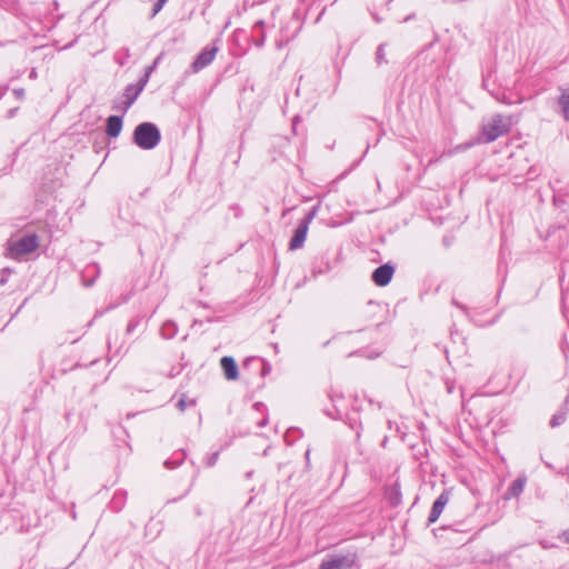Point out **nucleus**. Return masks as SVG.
<instances>
[{"label": "nucleus", "mask_w": 569, "mask_h": 569, "mask_svg": "<svg viewBox=\"0 0 569 569\" xmlns=\"http://www.w3.org/2000/svg\"><path fill=\"white\" fill-rule=\"evenodd\" d=\"M512 124V116H505L501 113L493 114L488 122L483 123L481 127L480 142L491 143L498 138L508 134Z\"/></svg>", "instance_id": "f257e3e1"}, {"label": "nucleus", "mask_w": 569, "mask_h": 569, "mask_svg": "<svg viewBox=\"0 0 569 569\" xmlns=\"http://www.w3.org/2000/svg\"><path fill=\"white\" fill-rule=\"evenodd\" d=\"M39 247V237L36 233L26 234L17 240H8L4 248V257L21 261L26 256L34 252Z\"/></svg>", "instance_id": "f03ea898"}, {"label": "nucleus", "mask_w": 569, "mask_h": 569, "mask_svg": "<svg viewBox=\"0 0 569 569\" xmlns=\"http://www.w3.org/2000/svg\"><path fill=\"white\" fill-rule=\"evenodd\" d=\"M132 139L140 149L152 150L159 144L161 133L154 123L142 122L134 128Z\"/></svg>", "instance_id": "7ed1b4c3"}, {"label": "nucleus", "mask_w": 569, "mask_h": 569, "mask_svg": "<svg viewBox=\"0 0 569 569\" xmlns=\"http://www.w3.org/2000/svg\"><path fill=\"white\" fill-rule=\"evenodd\" d=\"M356 550H348L346 553L335 555L325 559L319 569H350L358 560Z\"/></svg>", "instance_id": "20e7f679"}, {"label": "nucleus", "mask_w": 569, "mask_h": 569, "mask_svg": "<svg viewBox=\"0 0 569 569\" xmlns=\"http://www.w3.org/2000/svg\"><path fill=\"white\" fill-rule=\"evenodd\" d=\"M218 52L217 47H204L194 58L190 68L193 73L199 72L203 68L208 67L214 59Z\"/></svg>", "instance_id": "39448f33"}, {"label": "nucleus", "mask_w": 569, "mask_h": 569, "mask_svg": "<svg viewBox=\"0 0 569 569\" xmlns=\"http://www.w3.org/2000/svg\"><path fill=\"white\" fill-rule=\"evenodd\" d=\"M393 273L395 267L391 263H385L373 270L371 279L377 286L385 287L391 281Z\"/></svg>", "instance_id": "423d86ee"}, {"label": "nucleus", "mask_w": 569, "mask_h": 569, "mask_svg": "<svg viewBox=\"0 0 569 569\" xmlns=\"http://www.w3.org/2000/svg\"><path fill=\"white\" fill-rule=\"evenodd\" d=\"M449 498H450V492L445 490L442 491L439 497L435 500L432 507H431V510H430V513H429V517H428V523H433L436 522L440 515L442 513L446 505L448 503L449 501Z\"/></svg>", "instance_id": "0eeeda50"}, {"label": "nucleus", "mask_w": 569, "mask_h": 569, "mask_svg": "<svg viewBox=\"0 0 569 569\" xmlns=\"http://www.w3.org/2000/svg\"><path fill=\"white\" fill-rule=\"evenodd\" d=\"M220 366L227 380H237L239 377L236 360L230 356H224L220 360Z\"/></svg>", "instance_id": "6e6552de"}, {"label": "nucleus", "mask_w": 569, "mask_h": 569, "mask_svg": "<svg viewBox=\"0 0 569 569\" xmlns=\"http://www.w3.org/2000/svg\"><path fill=\"white\" fill-rule=\"evenodd\" d=\"M309 227L306 226V223H300L295 229L293 236L289 242V249L290 250H297L303 247V243L307 238Z\"/></svg>", "instance_id": "1a4fd4ad"}, {"label": "nucleus", "mask_w": 569, "mask_h": 569, "mask_svg": "<svg viewBox=\"0 0 569 569\" xmlns=\"http://www.w3.org/2000/svg\"><path fill=\"white\" fill-rule=\"evenodd\" d=\"M122 129V116H110L106 123V133L110 138H117Z\"/></svg>", "instance_id": "9d476101"}, {"label": "nucleus", "mask_w": 569, "mask_h": 569, "mask_svg": "<svg viewBox=\"0 0 569 569\" xmlns=\"http://www.w3.org/2000/svg\"><path fill=\"white\" fill-rule=\"evenodd\" d=\"M141 92V88L138 87L136 83H130L126 86L122 96L124 99L123 109H130V107L134 103V101L138 99Z\"/></svg>", "instance_id": "9b49d317"}, {"label": "nucleus", "mask_w": 569, "mask_h": 569, "mask_svg": "<svg viewBox=\"0 0 569 569\" xmlns=\"http://www.w3.org/2000/svg\"><path fill=\"white\" fill-rule=\"evenodd\" d=\"M526 482H527V477L526 476H519L509 486V488H508V490H507V492L505 495V498L506 499L518 498L522 493V491L525 489V486H526Z\"/></svg>", "instance_id": "f8f14e48"}, {"label": "nucleus", "mask_w": 569, "mask_h": 569, "mask_svg": "<svg viewBox=\"0 0 569 569\" xmlns=\"http://www.w3.org/2000/svg\"><path fill=\"white\" fill-rule=\"evenodd\" d=\"M561 94L558 98V104L561 109V114L566 121H569V88L560 89Z\"/></svg>", "instance_id": "ddd939ff"}, {"label": "nucleus", "mask_w": 569, "mask_h": 569, "mask_svg": "<svg viewBox=\"0 0 569 569\" xmlns=\"http://www.w3.org/2000/svg\"><path fill=\"white\" fill-rule=\"evenodd\" d=\"M186 459V452L183 450L176 451L172 457L164 461V467L168 469H174L179 467Z\"/></svg>", "instance_id": "4468645a"}, {"label": "nucleus", "mask_w": 569, "mask_h": 569, "mask_svg": "<svg viewBox=\"0 0 569 569\" xmlns=\"http://www.w3.org/2000/svg\"><path fill=\"white\" fill-rule=\"evenodd\" d=\"M126 500H127V492L124 491H117L111 501H110V508L113 510V511H120L124 503H126Z\"/></svg>", "instance_id": "2eb2a0df"}, {"label": "nucleus", "mask_w": 569, "mask_h": 569, "mask_svg": "<svg viewBox=\"0 0 569 569\" xmlns=\"http://www.w3.org/2000/svg\"><path fill=\"white\" fill-rule=\"evenodd\" d=\"M130 57V49L128 47H122L114 52L113 59L119 66L123 67L128 63Z\"/></svg>", "instance_id": "dca6fc26"}, {"label": "nucleus", "mask_w": 569, "mask_h": 569, "mask_svg": "<svg viewBox=\"0 0 569 569\" xmlns=\"http://www.w3.org/2000/svg\"><path fill=\"white\" fill-rule=\"evenodd\" d=\"M178 328L173 321H167L160 329V335L164 339H172L177 335Z\"/></svg>", "instance_id": "f3484780"}, {"label": "nucleus", "mask_w": 569, "mask_h": 569, "mask_svg": "<svg viewBox=\"0 0 569 569\" xmlns=\"http://www.w3.org/2000/svg\"><path fill=\"white\" fill-rule=\"evenodd\" d=\"M144 317L142 315L134 316L128 323L126 332L127 335H132L136 329L142 325Z\"/></svg>", "instance_id": "a211bd4d"}, {"label": "nucleus", "mask_w": 569, "mask_h": 569, "mask_svg": "<svg viewBox=\"0 0 569 569\" xmlns=\"http://www.w3.org/2000/svg\"><path fill=\"white\" fill-rule=\"evenodd\" d=\"M568 411H566L565 409H560L558 412H556L551 419H550V426L552 428H556L560 425H562L565 421H566V415H567Z\"/></svg>", "instance_id": "6ab92c4d"}, {"label": "nucleus", "mask_w": 569, "mask_h": 569, "mask_svg": "<svg viewBox=\"0 0 569 569\" xmlns=\"http://www.w3.org/2000/svg\"><path fill=\"white\" fill-rule=\"evenodd\" d=\"M385 48H386L385 43L379 44L378 48H377V51H376V62H377L378 66H381V64L388 62L387 59H386Z\"/></svg>", "instance_id": "aec40b11"}, {"label": "nucleus", "mask_w": 569, "mask_h": 569, "mask_svg": "<svg viewBox=\"0 0 569 569\" xmlns=\"http://www.w3.org/2000/svg\"><path fill=\"white\" fill-rule=\"evenodd\" d=\"M12 273V269L11 268H2L0 270V286H4L7 284L10 276Z\"/></svg>", "instance_id": "412c9836"}, {"label": "nucleus", "mask_w": 569, "mask_h": 569, "mask_svg": "<svg viewBox=\"0 0 569 569\" xmlns=\"http://www.w3.org/2000/svg\"><path fill=\"white\" fill-rule=\"evenodd\" d=\"M400 500H401V495H400L399 488H398V486H395V488L391 490L390 502H391V505L397 506L400 503Z\"/></svg>", "instance_id": "4be33fe9"}, {"label": "nucleus", "mask_w": 569, "mask_h": 569, "mask_svg": "<svg viewBox=\"0 0 569 569\" xmlns=\"http://www.w3.org/2000/svg\"><path fill=\"white\" fill-rule=\"evenodd\" d=\"M317 211H318V207H313L307 214L306 217L300 220V223H306L307 227H309V224L311 223V221L315 219L316 214H317Z\"/></svg>", "instance_id": "5701e85b"}, {"label": "nucleus", "mask_w": 569, "mask_h": 569, "mask_svg": "<svg viewBox=\"0 0 569 569\" xmlns=\"http://www.w3.org/2000/svg\"><path fill=\"white\" fill-rule=\"evenodd\" d=\"M124 107V99L114 100L112 103V109L116 111H120L123 114L128 112L129 109H123Z\"/></svg>", "instance_id": "b1692460"}, {"label": "nucleus", "mask_w": 569, "mask_h": 569, "mask_svg": "<svg viewBox=\"0 0 569 569\" xmlns=\"http://www.w3.org/2000/svg\"><path fill=\"white\" fill-rule=\"evenodd\" d=\"M196 402L194 400H189L187 401L186 400V397L183 396L178 402H177V408L180 410V411H184L187 406H194Z\"/></svg>", "instance_id": "393cba45"}, {"label": "nucleus", "mask_w": 569, "mask_h": 569, "mask_svg": "<svg viewBox=\"0 0 569 569\" xmlns=\"http://www.w3.org/2000/svg\"><path fill=\"white\" fill-rule=\"evenodd\" d=\"M218 458H219L218 451L210 453L206 459V466L213 467L217 463Z\"/></svg>", "instance_id": "a878e982"}, {"label": "nucleus", "mask_w": 569, "mask_h": 569, "mask_svg": "<svg viewBox=\"0 0 569 569\" xmlns=\"http://www.w3.org/2000/svg\"><path fill=\"white\" fill-rule=\"evenodd\" d=\"M150 73H148L146 70H144V73L143 76L139 79V81L136 83L138 87L141 88V90L143 91L144 87L147 86L149 79H150Z\"/></svg>", "instance_id": "bb28decb"}, {"label": "nucleus", "mask_w": 569, "mask_h": 569, "mask_svg": "<svg viewBox=\"0 0 569 569\" xmlns=\"http://www.w3.org/2000/svg\"><path fill=\"white\" fill-rule=\"evenodd\" d=\"M162 56H163V54H162V53H160V54H159V56L153 60L152 64H151V66H148V67L146 68V71H147L148 73H150V74H151V73L156 70V68L158 67V64L160 63V61H161V59H162Z\"/></svg>", "instance_id": "cd10ccee"}, {"label": "nucleus", "mask_w": 569, "mask_h": 569, "mask_svg": "<svg viewBox=\"0 0 569 569\" xmlns=\"http://www.w3.org/2000/svg\"><path fill=\"white\" fill-rule=\"evenodd\" d=\"M264 40H266L264 32H259L257 38H254V40H253V44L258 48H261L264 43Z\"/></svg>", "instance_id": "c85d7f7f"}, {"label": "nucleus", "mask_w": 569, "mask_h": 569, "mask_svg": "<svg viewBox=\"0 0 569 569\" xmlns=\"http://www.w3.org/2000/svg\"><path fill=\"white\" fill-rule=\"evenodd\" d=\"M168 0H157V2L153 4L152 9V17L156 16L166 4Z\"/></svg>", "instance_id": "c756f323"}, {"label": "nucleus", "mask_w": 569, "mask_h": 569, "mask_svg": "<svg viewBox=\"0 0 569 569\" xmlns=\"http://www.w3.org/2000/svg\"><path fill=\"white\" fill-rule=\"evenodd\" d=\"M263 28H264V21L262 20H259L254 23L253 26V29H252V32H264L263 31Z\"/></svg>", "instance_id": "7c9ffc66"}, {"label": "nucleus", "mask_w": 569, "mask_h": 569, "mask_svg": "<svg viewBox=\"0 0 569 569\" xmlns=\"http://www.w3.org/2000/svg\"><path fill=\"white\" fill-rule=\"evenodd\" d=\"M325 413H326L328 417H330L331 419H340V418H341V416H340V413H339V411H338V409H337V408H335V409H333V411H331V410H327Z\"/></svg>", "instance_id": "2f4dec72"}, {"label": "nucleus", "mask_w": 569, "mask_h": 569, "mask_svg": "<svg viewBox=\"0 0 569 569\" xmlns=\"http://www.w3.org/2000/svg\"><path fill=\"white\" fill-rule=\"evenodd\" d=\"M13 94L16 96L17 99L21 100L24 98V89H22V88L13 89Z\"/></svg>", "instance_id": "473e14b6"}, {"label": "nucleus", "mask_w": 569, "mask_h": 569, "mask_svg": "<svg viewBox=\"0 0 569 569\" xmlns=\"http://www.w3.org/2000/svg\"><path fill=\"white\" fill-rule=\"evenodd\" d=\"M452 305L459 308L461 311H463L468 316V308L465 305L459 303L457 300H452Z\"/></svg>", "instance_id": "72a5a7b5"}, {"label": "nucleus", "mask_w": 569, "mask_h": 569, "mask_svg": "<svg viewBox=\"0 0 569 569\" xmlns=\"http://www.w3.org/2000/svg\"><path fill=\"white\" fill-rule=\"evenodd\" d=\"M94 271V274L97 276L99 273V267L98 264L88 266L86 269V272Z\"/></svg>", "instance_id": "f704fd0d"}, {"label": "nucleus", "mask_w": 569, "mask_h": 569, "mask_svg": "<svg viewBox=\"0 0 569 569\" xmlns=\"http://www.w3.org/2000/svg\"><path fill=\"white\" fill-rule=\"evenodd\" d=\"M561 197H562V196L560 194V192H558V193H556V194L553 196V201H555V203H556V204H558V203H560V202H561V203H563V200L561 199Z\"/></svg>", "instance_id": "c9c22d12"}, {"label": "nucleus", "mask_w": 569, "mask_h": 569, "mask_svg": "<svg viewBox=\"0 0 569 569\" xmlns=\"http://www.w3.org/2000/svg\"><path fill=\"white\" fill-rule=\"evenodd\" d=\"M18 111V108H12L8 111V118H13Z\"/></svg>", "instance_id": "e433bc0d"}, {"label": "nucleus", "mask_w": 569, "mask_h": 569, "mask_svg": "<svg viewBox=\"0 0 569 569\" xmlns=\"http://www.w3.org/2000/svg\"><path fill=\"white\" fill-rule=\"evenodd\" d=\"M562 538H563V540H565L566 542H568V543H569V529H567V530H565V531L562 532Z\"/></svg>", "instance_id": "4c0bfd02"}, {"label": "nucleus", "mask_w": 569, "mask_h": 569, "mask_svg": "<svg viewBox=\"0 0 569 569\" xmlns=\"http://www.w3.org/2000/svg\"><path fill=\"white\" fill-rule=\"evenodd\" d=\"M7 90H8V87L0 88V100L4 97Z\"/></svg>", "instance_id": "58836bf2"}, {"label": "nucleus", "mask_w": 569, "mask_h": 569, "mask_svg": "<svg viewBox=\"0 0 569 569\" xmlns=\"http://www.w3.org/2000/svg\"><path fill=\"white\" fill-rule=\"evenodd\" d=\"M268 423V419L263 418L261 421L258 422V427L262 428Z\"/></svg>", "instance_id": "ea45409f"}, {"label": "nucleus", "mask_w": 569, "mask_h": 569, "mask_svg": "<svg viewBox=\"0 0 569 569\" xmlns=\"http://www.w3.org/2000/svg\"><path fill=\"white\" fill-rule=\"evenodd\" d=\"M298 121H300V117L299 116H296L292 120V127H293V130L296 129V126L298 123Z\"/></svg>", "instance_id": "a19ab883"}, {"label": "nucleus", "mask_w": 569, "mask_h": 569, "mask_svg": "<svg viewBox=\"0 0 569 569\" xmlns=\"http://www.w3.org/2000/svg\"><path fill=\"white\" fill-rule=\"evenodd\" d=\"M329 397H330L331 401H336V399H341L342 395H336V396L329 395Z\"/></svg>", "instance_id": "79ce46f5"}, {"label": "nucleus", "mask_w": 569, "mask_h": 569, "mask_svg": "<svg viewBox=\"0 0 569 569\" xmlns=\"http://www.w3.org/2000/svg\"><path fill=\"white\" fill-rule=\"evenodd\" d=\"M93 284V279H91L90 281H84V286L87 287H90Z\"/></svg>", "instance_id": "37998d69"}, {"label": "nucleus", "mask_w": 569, "mask_h": 569, "mask_svg": "<svg viewBox=\"0 0 569 569\" xmlns=\"http://www.w3.org/2000/svg\"><path fill=\"white\" fill-rule=\"evenodd\" d=\"M252 473H253V471H249V472H247V473H246V477H247V478H251V477H252Z\"/></svg>", "instance_id": "c03bdc74"}, {"label": "nucleus", "mask_w": 569, "mask_h": 569, "mask_svg": "<svg viewBox=\"0 0 569 569\" xmlns=\"http://www.w3.org/2000/svg\"><path fill=\"white\" fill-rule=\"evenodd\" d=\"M269 371V368L264 367L262 370V375H266Z\"/></svg>", "instance_id": "a18cd8bd"}, {"label": "nucleus", "mask_w": 569, "mask_h": 569, "mask_svg": "<svg viewBox=\"0 0 569 569\" xmlns=\"http://www.w3.org/2000/svg\"><path fill=\"white\" fill-rule=\"evenodd\" d=\"M36 77V71L32 70L31 73H30V78H34Z\"/></svg>", "instance_id": "49530a36"}, {"label": "nucleus", "mask_w": 569, "mask_h": 569, "mask_svg": "<svg viewBox=\"0 0 569 569\" xmlns=\"http://www.w3.org/2000/svg\"><path fill=\"white\" fill-rule=\"evenodd\" d=\"M309 455H310V450H307V451H306V459H307V460L309 459Z\"/></svg>", "instance_id": "de8ad7c7"}, {"label": "nucleus", "mask_w": 569, "mask_h": 569, "mask_svg": "<svg viewBox=\"0 0 569 569\" xmlns=\"http://www.w3.org/2000/svg\"><path fill=\"white\" fill-rule=\"evenodd\" d=\"M410 19H411V16H408V17H406V18H405V20H403V21H405V22H407V21H409Z\"/></svg>", "instance_id": "09e8293b"}, {"label": "nucleus", "mask_w": 569, "mask_h": 569, "mask_svg": "<svg viewBox=\"0 0 569 569\" xmlns=\"http://www.w3.org/2000/svg\"><path fill=\"white\" fill-rule=\"evenodd\" d=\"M458 150H463L465 148L462 146L457 147Z\"/></svg>", "instance_id": "8fccbe9b"}, {"label": "nucleus", "mask_w": 569, "mask_h": 569, "mask_svg": "<svg viewBox=\"0 0 569 569\" xmlns=\"http://www.w3.org/2000/svg\"><path fill=\"white\" fill-rule=\"evenodd\" d=\"M2 46H4V43H3V42H0V47H2Z\"/></svg>", "instance_id": "3c124183"}]
</instances>
